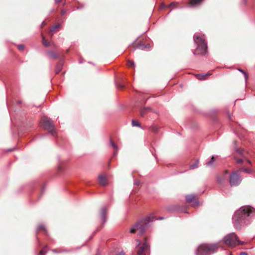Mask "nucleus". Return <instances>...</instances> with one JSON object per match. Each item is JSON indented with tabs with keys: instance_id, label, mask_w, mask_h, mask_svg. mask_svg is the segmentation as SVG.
Listing matches in <instances>:
<instances>
[{
	"instance_id": "37",
	"label": "nucleus",
	"mask_w": 255,
	"mask_h": 255,
	"mask_svg": "<svg viewBox=\"0 0 255 255\" xmlns=\"http://www.w3.org/2000/svg\"><path fill=\"white\" fill-rule=\"evenodd\" d=\"M118 86L120 87H121V88L124 87V85L123 84H119Z\"/></svg>"
},
{
	"instance_id": "21",
	"label": "nucleus",
	"mask_w": 255,
	"mask_h": 255,
	"mask_svg": "<svg viewBox=\"0 0 255 255\" xmlns=\"http://www.w3.org/2000/svg\"><path fill=\"white\" fill-rule=\"evenodd\" d=\"M42 43L45 46H49V42H48L47 41H46L44 37L43 38V40H42Z\"/></svg>"
},
{
	"instance_id": "20",
	"label": "nucleus",
	"mask_w": 255,
	"mask_h": 255,
	"mask_svg": "<svg viewBox=\"0 0 255 255\" xmlns=\"http://www.w3.org/2000/svg\"><path fill=\"white\" fill-rule=\"evenodd\" d=\"M199 161H197V162L195 163H194L190 165V168L192 169L196 168L198 167Z\"/></svg>"
},
{
	"instance_id": "24",
	"label": "nucleus",
	"mask_w": 255,
	"mask_h": 255,
	"mask_svg": "<svg viewBox=\"0 0 255 255\" xmlns=\"http://www.w3.org/2000/svg\"><path fill=\"white\" fill-rule=\"evenodd\" d=\"M59 25H55L53 26L51 29V31H52V32L55 31L57 28H59Z\"/></svg>"
},
{
	"instance_id": "13",
	"label": "nucleus",
	"mask_w": 255,
	"mask_h": 255,
	"mask_svg": "<svg viewBox=\"0 0 255 255\" xmlns=\"http://www.w3.org/2000/svg\"><path fill=\"white\" fill-rule=\"evenodd\" d=\"M106 211L105 208H103L101 210V217L104 222L106 221Z\"/></svg>"
},
{
	"instance_id": "18",
	"label": "nucleus",
	"mask_w": 255,
	"mask_h": 255,
	"mask_svg": "<svg viewBox=\"0 0 255 255\" xmlns=\"http://www.w3.org/2000/svg\"><path fill=\"white\" fill-rule=\"evenodd\" d=\"M48 56L52 58H55L57 57V55L53 52H48Z\"/></svg>"
},
{
	"instance_id": "14",
	"label": "nucleus",
	"mask_w": 255,
	"mask_h": 255,
	"mask_svg": "<svg viewBox=\"0 0 255 255\" xmlns=\"http://www.w3.org/2000/svg\"><path fill=\"white\" fill-rule=\"evenodd\" d=\"M238 71H239L240 72H241V73H242L243 74L244 77H245V82H247V81L248 80V75L247 73L240 68H238Z\"/></svg>"
},
{
	"instance_id": "38",
	"label": "nucleus",
	"mask_w": 255,
	"mask_h": 255,
	"mask_svg": "<svg viewBox=\"0 0 255 255\" xmlns=\"http://www.w3.org/2000/svg\"><path fill=\"white\" fill-rule=\"evenodd\" d=\"M62 0H55V2L59 3Z\"/></svg>"
},
{
	"instance_id": "35",
	"label": "nucleus",
	"mask_w": 255,
	"mask_h": 255,
	"mask_svg": "<svg viewBox=\"0 0 255 255\" xmlns=\"http://www.w3.org/2000/svg\"><path fill=\"white\" fill-rule=\"evenodd\" d=\"M116 255H125V253H124V252L122 251Z\"/></svg>"
},
{
	"instance_id": "1",
	"label": "nucleus",
	"mask_w": 255,
	"mask_h": 255,
	"mask_svg": "<svg viewBox=\"0 0 255 255\" xmlns=\"http://www.w3.org/2000/svg\"><path fill=\"white\" fill-rule=\"evenodd\" d=\"M255 215V210L250 206H242L238 210L233 217V222L236 229L250 224L253 216Z\"/></svg>"
},
{
	"instance_id": "19",
	"label": "nucleus",
	"mask_w": 255,
	"mask_h": 255,
	"mask_svg": "<svg viewBox=\"0 0 255 255\" xmlns=\"http://www.w3.org/2000/svg\"><path fill=\"white\" fill-rule=\"evenodd\" d=\"M241 170H243L245 172L247 173H251L252 172V170L250 168H243L241 169Z\"/></svg>"
},
{
	"instance_id": "41",
	"label": "nucleus",
	"mask_w": 255,
	"mask_h": 255,
	"mask_svg": "<svg viewBox=\"0 0 255 255\" xmlns=\"http://www.w3.org/2000/svg\"><path fill=\"white\" fill-rule=\"evenodd\" d=\"M52 252H54V253H58L57 252H56L55 250H52Z\"/></svg>"
},
{
	"instance_id": "17",
	"label": "nucleus",
	"mask_w": 255,
	"mask_h": 255,
	"mask_svg": "<svg viewBox=\"0 0 255 255\" xmlns=\"http://www.w3.org/2000/svg\"><path fill=\"white\" fill-rule=\"evenodd\" d=\"M131 124L133 127H140L139 123L136 120H132Z\"/></svg>"
},
{
	"instance_id": "7",
	"label": "nucleus",
	"mask_w": 255,
	"mask_h": 255,
	"mask_svg": "<svg viewBox=\"0 0 255 255\" xmlns=\"http://www.w3.org/2000/svg\"><path fill=\"white\" fill-rule=\"evenodd\" d=\"M43 127L50 132L54 130V125L49 119H45L42 123Z\"/></svg>"
},
{
	"instance_id": "32",
	"label": "nucleus",
	"mask_w": 255,
	"mask_h": 255,
	"mask_svg": "<svg viewBox=\"0 0 255 255\" xmlns=\"http://www.w3.org/2000/svg\"><path fill=\"white\" fill-rule=\"evenodd\" d=\"M237 162L238 163H241L243 162V160L242 159H239L237 160Z\"/></svg>"
},
{
	"instance_id": "8",
	"label": "nucleus",
	"mask_w": 255,
	"mask_h": 255,
	"mask_svg": "<svg viewBox=\"0 0 255 255\" xmlns=\"http://www.w3.org/2000/svg\"><path fill=\"white\" fill-rule=\"evenodd\" d=\"M185 199L188 203L191 204L194 207H196L199 205V202L197 200H195V201L193 202L194 200L195 199V196L194 194L186 195Z\"/></svg>"
},
{
	"instance_id": "34",
	"label": "nucleus",
	"mask_w": 255,
	"mask_h": 255,
	"mask_svg": "<svg viewBox=\"0 0 255 255\" xmlns=\"http://www.w3.org/2000/svg\"><path fill=\"white\" fill-rule=\"evenodd\" d=\"M240 255H248L246 252H241Z\"/></svg>"
},
{
	"instance_id": "10",
	"label": "nucleus",
	"mask_w": 255,
	"mask_h": 255,
	"mask_svg": "<svg viewBox=\"0 0 255 255\" xmlns=\"http://www.w3.org/2000/svg\"><path fill=\"white\" fill-rule=\"evenodd\" d=\"M98 181L99 184L102 186H105L108 184L107 178L103 174H101L99 176Z\"/></svg>"
},
{
	"instance_id": "42",
	"label": "nucleus",
	"mask_w": 255,
	"mask_h": 255,
	"mask_svg": "<svg viewBox=\"0 0 255 255\" xmlns=\"http://www.w3.org/2000/svg\"><path fill=\"white\" fill-rule=\"evenodd\" d=\"M174 4V3H171L169 5V6H171V5H172V4Z\"/></svg>"
},
{
	"instance_id": "15",
	"label": "nucleus",
	"mask_w": 255,
	"mask_h": 255,
	"mask_svg": "<svg viewBox=\"0 0 255 255\" xmlns=\"http://www.w3.org/2000/svg\"><path fill=\"white\" fill-rule=\"evenodd\" d=\"M211 74L210 73H207L205 74H198L197 76H198L199 80H203L205 78V77L207 76L210 75Z\"/></svg>"
},
{
	"instance_id": "3",
	"label": "nucleus",
	"mask_w": 255,
	"mask_h": 255,
	"mask_svg": "<svg viewBox=\"0 0 255 255\" xmlns=\"http://www.w3.org/2000/svg\"><path fill=\"white\" fill-rule=\"evenodd\" d=\"M218 249L217 244L200 245L197 251V255H210Z\"/></svg>"
},
{
	"instance_id": "33",
	"label": "nucleus",
	"mask_w": 255,
	"mask_h": 255,
	"mask_svg": "<svg viewBox=\"0 0 255 255\" xmlns=\"http://www.w3.org/2000/svg\"><path fill=\"white\" fill-rule=\"evenodd\" d=\"M140 184V181L139 180L136 181L134 182V184L136 185H139Z\"/></svg>"
},
{
	"instance_id": "30",
	"label": "nucleus",
	"mask_w": 255,
	"mask_h": 255,
	"mask_svg": "<svg viewBox=\"0 0 255 255\" xmlns=\"http://www.w3.org/2000/svg\"><path fill=\"white\" fill-rule=\"evenodd\" d=\"M136 247L139 246L141 245V242L139 240H136Z\"/></svg>"
},
{
	"instance_id": "5",
	"label": "nucleus",
	"mask_w": 255,
	"mask_h": 255,
	"mask_svg": "<svg viewBox=\"0 0 255 255\" xmlns=\"http://www.w3.org/2000/svg\"><path fill=\"white\" fill-rule=\"evenodd\" d=\"M194 43L196 44V50L200 51L201 54H206L207 50V44L205 39L199 36L193 37Z\"/></svg>"
},
{
	"instance_id": "43",
	"label": "nucleus",
	"mask_w": 255,
	"mask_h": 255,
	"mask_svg": "<svg viewBox=\"0 0 255 255\" xmlns=\"http://www.w3.org/2000/svg\"><path fill=\"white\" fill-rule=\"evenodd\" d=\"M163 219V218H159V219H160V220H162V219Z\"/></svg>"
},
{
	"instance_id": "4",
	"label": "nucleus",
	"mask_w": 255,
	"mask_h": 255,
	"mask_svg": "<svg viewBox=\"0 0 255 255\" xmlns=\"http://www.w3.org/2000/svg\"><path fill=\"white\" fill-rule=\"evenodd\" d=\"M224 244L230 247H234L237 245H243L245 242L240 241L234 233H231L224 237Z\"/></svg>"
},
{
	"instance_id": "39",
	"label": "nucleus",
	"mask_w": 255,
	"mask_h": 255,
	"mask_svg": "<svg viewBox=\"0 0 255 255\" xmlns=\"http://www.w3.org/2000/svg\"><path fill=\"white\" fill-rule=\"evenodd\" d=\"M228 115L229 119L230 120H231V117L230 114L229 113H228Z\"/></svg>"
},
{
	"instance_id": "31",
	"label": "nucleus",
	"mask_w": 255,
	"mask_h": 255,
	"mask_svg": "<svg viewBox=\"0 0 255 255\" xmlns=\"http://www.w3.org/2000/svg\"><path fill=\"white\" fill-rule=\"evenodd\" d=\"M217 181L219 184H222V179L219 177L217 178Z\"/></svg>"
},
{
	"instance_id": "26",
	"label": "nucleus",
	"mask_w": 255,
	"mask_h": 255,
	"mask_svg": "<svg viewBox=\"0 0 255 255\" xmlns=\"http://www.w3.org/2000/svg\"><path fill=\"white\" fill-rule=\"evenodd\" d=\"M18 48L20 50H23L24 48V46L22 44L19 45L18 46Z\"/></svg>"
},
{
	"instance_id": "40",
	"label": "nucleus",
	"mask_w": 255,
	"mask_h": 255,
	"mask_svg": "<svg viewBox=\"0 0 255 255\" xmlns=\"http://www.w3.org/2000/svg\"><path fill=\"white\" fill-rule=\"evenodd\" d=\"M247 161H248V162L249 163H250V164H251V161H250V160L248 159V160H247Z\"/></svg>"
},
{
	"instance_id": "23",
	"label": "nucleus",
	"mask_w": 255,
	"mask_h": 255,
	"mask_svg": "<svg viewBox=\"0 0 255 255\" xmlns=\"http://www.w3.org/2000/svg\"><path fill=\"white\" fill-rule=\"evenodd\" d=\"M61 65H57L56 70V72L57 73H58L61 70Z\"/></svg>"
},
{
	"instance_id": "16",
	"label": "nucleus",
	"mask_w": 255,
	"mask_h": 255,
	"mask_svg": "<svg viewBox=\"0 0 255 255\" xmlns=\"http://www.w3.org/2000/svg\"><path fill=\"white\" fill-rule=\"evenodd\" d=\"M110 144L115 148V150L114 151V155H116L117 153L118 150V146L112 140L110 141Z\"/></svg>"
},
{
	"instance_id": "27",
	"label": "nucleus",
	"mask_w": 255,
	"mask_h": 255,
	"mask_svg": "<svg viewBox=\"0 0 255 255\" xmlns=\"http://www.w3.org/2000/svg\"><path fill=\"white\" fill-rule=\"evenodd\" d=\"M144 47H145V45L143 44H139L137 46V48L141 49H142Z\"/></svg>"
},
{
	"instance_id": "9",
	"label": "nucleus",
	"mask_w": 255,
	"mask_h": 255,
	"mask_svg": "<svg viewBox=\"0 0 255 255\" xmlns=\"http://www.w3.org/2000/svg\"><path fill=\"white\" fill-rule=\"evenodd\" d=\"M149 249V246L146 241L140 247L137 252L138 255H145V252Z\"/></svg>"
},
{
	"instance_id": "44",
	"label": "nucleus",
	"mask_w": 255,
	"mask_h": 255,
	"mask_svg": "<svg viewBox=\"0 0 255 255\" xmlns=\"http://www.w3.org/2000/svg\"><path fill=\"white\" fill-rule=\"evenodd\" d=\"M230 255H232V254H230Z\"/></svg>"
},
{
	"instance_id": "12",
	"label": "nucleus",
	"mask_w": 255,
	"mask_h": 255,
	"mask_svg": "<svg viewBox=\"0 0 255 255\" xmlns=\"http://www.w3.org/2000/svg\"><path fill=\"white\" fill-rule=\"evenodd\" d=\"M203 0H191L189 3V5L191 7H195L200 5Z\"/></svg>"
},
{
	"instance_id": "6",
	"label": "nucleus",
	"mask_w": 255,
	"mask_h": 255,
	"mask_svg": "<svg viewBox=\"0 0 255 255\" xmlns=\"http://www.w3.org/2000/svg\"><path fill=\"white\" fill-rule=\"evenodd\" d=\"M229 181L231 186H237L241 183L242 178L237 172H233L230 175Z\"/></svg>"
},
{
	"instance_id": "28",
	"label": "nucleus",
	"mask_w": 255,
	"mask_h": 255,
	"mask_svg": "<svg viewBox=\"0 0 255 255\" xmlns=\"http://www.w3.org/2000/svg\"><path fill=\"white\" fill-rule=\"evenodd\" d=\"M42 229H44V230L46 231V230L45 229V228H44V226H43V225H40L38 226V230H40Z\"/></svg>"
},
{
	"instance_id": "29",
	"label": "nucleus",
	"mask_w": 255,
	"mask_h": 255,
	"mask_svg": "<svg viewBox=\"0 0 255 255\" xmlns=\"http://www.w3.org/2000/svg\"><path fill=\"white\" fill-rule=\"evenodd\" d=\"M46 252V251L43 249L40 252V255H44V254H45Z\"/></svg>"
},
{
	"instance_id": "2",
	"label": "nucleus",
	"mask_w": 255,
	"mask_h": 255,
	"mask_svg": "<svg viewBox=\"0 0 255 255\" xmlns=\"http://www.w3.org/2000/svg\"><path fill=\"white\" fill-rule=\"evenodd\" d=\"M153 220L150 217L144 219L138 222L135 223L129 230L130 233H134L137 231L138 235H142L145 229L147 228L148 224L152 222Z\"/></svg>"
},
{
	"instance_id": "36",
	"label": "nucleus",
	"mask_w": 255,
	"mask_h": 255,
	"mask_svg": "<svg viewBox=\"0 0 255 255\" xmlns=\"http://www.w3.org/2000/svg\"><path fill=\"white\" fill-rule=\"evenodd\" d=\"M65 13H66V11H65V10H62L61 11V14H62V15H64Z\"/></svg>"
},
{
	"instance_id": "25",
	"label": "nucleus",
	"mask_w": 255,
	"mask_h": 255,
	"mask_svg": "<svg viewBox=\"0 0 255 255\" xmlns=\"http://www.w3.org/2000/svg\"><path fill=\"white\" fill-rule=\"evenodd\" d=\"M237 152L240 155H244V150L243 149H237Z\"/></svg>"
},
{
	"instance_id": "22",
	"label": "nucleus",
	"mask_w": 255,
	"mask_h": 255,
	"mask_svg": "<svg viewBox=\"0 0 255 255\" xmlns=\"http://www.w3.org/2000/svg\"><path fill=\"white\" fill-rule=\"evenodd\" d=\"M128 64L129 66H133L134 67L135 64L133 61L128 60Z\"/></svg>"
},
{
	"instance_id": "11",
	"label": "nucleus",
	"mask_w": 255,
	"mask_h": 255,
	"mask_svg": "<svg viewBox=\"0 0 255 255\" xmlns=\"http://www.w3.org/2000/svg\"><path fill=\"white\" fill-rule=\"evenodd\" d=\"M218 158L217 155H213L211 157V159L210 161L206 163L205 165L206 166H212L214 165V162L217 160Z\"/></svg>"
}]
</instances>
